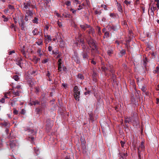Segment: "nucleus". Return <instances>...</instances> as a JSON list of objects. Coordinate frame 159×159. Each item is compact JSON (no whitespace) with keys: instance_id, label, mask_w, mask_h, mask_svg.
I'll use <instances>...</instances> for the list:
<instances>
[{"instance_id":"7c9ffc66","label":"nucleus","mask_w":159,"mask_h":159,"mask_svg":"<svg viewBox=\"0 0 159 159\" xmlns=\"http://www.w3.org/2000/svg\"><path fill=\"white\" fill-rule=\"evenodd\" d=\"M77 77L81 80H83L84 79V76L80 74L78 75Z\"/></svg>"},{"instance_id":"de8ad7c7","label":"nucleus","mask_w":159,"mask_h":159,"mask_svg":"<svg viewBox=\"0 0 159 159\" xmlns=\"http://www.w3.org/2000/svg\"><path fill=\"white\" fill-rule=\"evenodd\" d=\"M73 2H74L76 3V4L80 3V2L78 0H73Z\"/></svg>"},{"instance_id":"58836bf2","label":"nucleus","mask_w":159,"mask_h":159,"mask_svg":"<svg viewBox=\"0 0 159 159\" xmlns=\"http://www.w3.org/2000/svg\"><path fill=\"white\" fill-rule=\"evenodd\" d=\"M62 58H60L59 59L58 62V65H61L62 64Z\"/></svg>"},{"instance_id":"9d476101","label":"nucleus","mask_w":159,"mask_h":159,"mask_svg":"<svg viewBox=\"0 0 159 159\" xmlns=\"http://www.w3.org/2000/svg\"><path fill=\"white\" fill-rule=\"evenodd\" d=\"M81 29L83 31H85L86 29L90 27V25L87 24L81 25L80 26Z\"/></svg>"},{"instance_id":"c756f323","label":"nucleus","mask_w":159,"mask_h":159,"mask_svg":"<svg viewBox=\"0 0 159 159\" xmlns=\"http://www.w3.org/2000/svg\"><path fill=\"white\" fill-rule=\"evenodd\" d=\"M13 78L16 81H17L19 79V76L16 75H14Z\"/></svg>"},{"instance_id":"8fccbe9b","label":"nucleus","mask_w":159,"mask_h":159,"mask_svg":"<svg viewBox=\"0 0 159 159\" xmlns=\"http://www.w3.org/2000/svg\"><path fill=\"white\" fill-rule=\"evenodd\" d=\"M47 72H48V73H47V74L46 75V76H48V78H49V80L50 81L51 80L50 79V73H49V71H48Z\"/></svg>"},{"instance_id":"6ab92c4d","label":"nucleus","mask_w":159,"mask_h":159,"mask_svg":"<svg viewBox=\"0 0 159 159\" xmlns=\"http://www.w3.org/2000/svg\"><path fill=\"white\" fill-rule=\"evenodd\" d=\"M132 120L131 118L130 117L125 118V123H130L131 122Z\"/></svg>"},{"instance_id":"e433bc0d","label":"nucleus","mask_w":159,"mask_h":159,"mask_svg":"<svg viewBox=\"0 0 159 159\" xmlns=\"http://www.w3.org/2000/svg\"><path fill=\"white\" fill-rule=\"evenodd\" d=\"M65 4L68 7L71 5V2L69 1H67L65 3Z\"/></svg>"},{"instance_id":"412c9836","label":"nucleus","mask_w":159,"mask_h":159,"mask_svg":"<svg viewBox=\"0 0 159 159\" xmlns=\"http://www.w3.org/2000/svg\"><path fill=\"white\" fill-rule=\"evenodd\" d=\"M96 30L98 31V34L99 36H101L102 33L101 31V28H100L98 26H97L96 28Z\"/></svg>"},{"instance_id":"a211bd4d","label":"nucleus","mask_w":159,"mask_h":159,"mask_svg":"<svg viewBox=\"0 0 159 159\" xmlns=\"http://www.w3.org/2000/svg\"><path fill=\"white\" fill-rule=\"evenodd\" d=\"M113 50L112 49L109 48L107 51V54L109 56H111L113 53Z\"/></svg>"},{"instance_id":"6e6d98bb","label":"nucleus","mask_w":159,"mask_h":159,"mask_svg":"<svg viewBox=\"0 0 159 159\" xmlns=\"http://www.w3.org/2000/svg\"><path fill=\"white\" fill-rule=\"evenodd\" d=\"M120 143H121L122 147L123 148L124 147V144H125V142H124L121 141L120 142Z\"/></svg>"},{"instance_id":"774afa93","label":"nucleus","mask_w":159,"mask_h":159,"mask_svg":"<svg viewBox=\"0 0 159 159\" xmlns=\"http://www.w3.org/2000/svg\"><path fill=\"white\" fill-rule=\"evenodd\" d=\"M52 50V47L50 46L48 47V50L50 52Z\"/></svg>"},{"instance_id":"37998d69","label":"nucleus","mask_w":159,"mask_h":159,"mask_svg":"<svg viewBox=\"0 0 159 159\" xmlns=\"http://www.w3.org/2000/svg\"><path fill=\"white\" fill-rule=\"evenodd\" d=\"M13 113L15 115H17L18 114V111L15 108H14Z\"/></svg>"},{"instance_id":"39448f33","label":"nucleus","mask_w":159,"mask_h":159,"mask_svg":"<svg viewBox=\"0 0 159 159\" xmlns=\"http://www.w3.org/2000/svg\"><path fill=\"white\" fill-rule=\"evenodd\" d=\"M78 41L80 43L82 48L83 49V51L89 50V48L87 47L86 45L84 44L83 39H79Z\"/></svg>"},{"instance_id":"f257e3e1","label":"nucleus","mask_w":159,"mask_h":159,"mask_svg":"<svg viewBox=\"0 0 159 159\" xmlns=\"http://www.w3.org/2000/svg\"><path fill=\"white\" fill-rule=\"evenodd\" d=\"M88 44L90 47L91 48L92 55H94V53L98 52V50L96 46L95 45V41L93 39L90 38L89 40L87 41Z\"/></svg>"},{"instance_id":"bf43d9fd","label":"nucleus","mask_w":159,"mask_h":159,"mask_svg":"<svg viewBox=\"0 0 159 159\" xmlns=\"http://www.w3.org/2000/svg\"><path fill=\"white\" fill-rule=\"evenodd\" d=\"M5 100L4 98H2L0 100V102L2 103H4Z\"/></svg>"},{"instance_id":"338daca9","label":"nucleus","mask_w":159,"mask_h":159,"mask_svg":"<svg viewBox=\"0 0 159 159\" xmlns=\"http://www.w3.org/2000/svg\"><path fill=\"white\" fill-rule=\"evenodd\" d=\"M62 86H63V87H64L65 88H66L67 87V85L66 84H62Z\"/></svg>"},{"instance_id":"6e6552de","label":"nucleus","mask_w":159,"mask_h":159,"mask_svg":"<svg viewBox=\"0 0 159 159\" xmlns=\"http://www.w3.org/2000/svg\"><path fill=\"white\" fill-rule=\"evenodd\" d=\"M145 148L144 145V143L142 142L141 143L140 145L138 148V153L139 155L140 156V153L141 151H144Z\"/></svg>"},{"instance_id":"49530a36","label":"nucleus","mask_w":159,"mask_h":159,"mask_svg":"<svg viewBox=\"0 0 159 159\" xmlns=\"http://www.w3.org/2000/svg\"><path fill=\"white\" fill-rule=\"evenodd\" d=\"M61 56V54L59 53L56 56H54V57H55L56 58H57L60 57Z\"/></svg>"},{"instance_id":"f3484780","label":"nucleus","mask_w":159,"mask_h":159,"mask_svg":"<svg viewBox=\"0 0 159 159\" xmlns=\"http://www.w3.org/2000/svg\"><path fill=\"white\" fill-rule=\"evenodd\" d=\"M153 73L154 74H157V76H159V67L157 66L156 67V69L153 71Z\"/></svg>"},{"instance_id":"052dcab7","label":"nucleus","mask_w":159,"mask_h":159,"mask_svg":"<svg viewBox=\"0 0 159 159\" xmlns=\"http://www.w3.org/2000/svg\"><path fill=\"white\" fill-rule=\"evenodd\" d=\"M21 88V86L20 85H18L16 86L14 88L15 89H20Z\"/></svg>"},{"instance_id":"a18cd8bd","label":"nucleus","mask_w":159,"mask_h":159,"mask_svg":"<svg viewBox=\"0 0 159 159\" xmlns=\"http://www.w3.org/2000/svg\"><path fill=\"white\" fill-rule=\"evenodd\" d=\"M48 61V59H44L42 61V62L43 63H45L47 62Z\"/></svg>"},{"instance_id":"a19ab883","label":"nucleus","mask_w":159,"mask_h":159,"mask_svg":"<svg viewBox=\"0 0 159 159\" xmlns=\"http://www.w3.org/2000/svg\"><path fill=\"white\" fill-rule=\"evenodd\" d=\"M58 70L59 71H61L62 70V68L61 66V65H58Z\"/></svg>"},{"instance_id":"c85d7f7f","label":"nucleus","mask_w":159,"mask_h":159,"mask_svg":"<svg viewBox=\"0 0 159 159\" xmlns=\"http://www.w3.org/2000/svg\"><path fill=\"white\" fill-rule=\"evenodd\" d=\"M38 29L35 28L32 31V33L34 35H36L38 34Z\"/></svg>"},{"instance_id":"bb28decb","label":"nucleus","mask_w":159,"mask_h":159,"mask_svg":"<svg viewBox=\"0 0 159 159\" xmlns=\"http://www.w3.org/2000/svg\"><path fill=\"white\" fill-rule=\"evenodd\" d=\"M111 30H112L113 31H116L117 30V28L116 26L112 25L110 26Z\"/></svg>"},{"instance_id":"f704fd0d","label":"nucleus","mask_w":159,"mask_h":159,"mask_svg":"<svg viewBox=\"0 0 159 159\" xmlns=\"http://www.w3.org/2000/svg\"><path fill=\"white\" fill-rule=\"evenodd\" d=\"M36 43L38 45H43L42 41V40H39V42H36Z\"/></svg>"},{"instance_id":"0eeeda50","label":"nucleus","mask_w":159,"mask_h":159,"mask_svg":"<svg viewBox=\"0 0 159 159\" xmlns=\"http://www.w3.org/2000/svg\"><path fill=\"white\" fill-rule=\"evenodd\" d=\"M10 146L12 151L16 147H18L19 144L18 142L16 140H13L10 142Z\"/></svg>"},{"instance_id":"f03ea898","label":"nucleus","mask_w":159,"mask_h":159,"mask_svg":"<svg viewBox=\"0 0 159 159\" xmlns=\"http://www.w3.org/2000/svg\"><path fill=\"white\" fill-rule=\"evenodd\" d=\"M24 16L22 15H20L18 17V21L20 27H21V29L23 30H25V22L24 20Z\"/></svg>"},{"instance_id":"864d4df0","label":"nucleus","mask_w":159,"mask_h":159,"mask_svg":"<svg viewBox=\"0 0 159 159\" xmlns=\"http://www.w3.org/2000/svg\"><path fill=\"white\" fill-rule=\"evenodd\" d=\"M8 7L9 9L11 10H13L14 9L13 6L11 5H9Z\"/></svg>"},{"instance_id":"2f4dec72","label":"nucleus","mask_w":159,"mask_h":159,"mask_svg":"<svg viewBox=\"0 0 159 159\" xmlns=\"http://www.w3.org/2000/svg\"><path fill=\"white\" fill-rule=\"evenodd\" d=\"M38 18L36 17H34V20H33V22L34 23L38 24Z\"/></svg>"},{"instance_id":"aec40b11","label":"nucleus","mask_w":159,"mask_h":159,"mask_svg":"<svg viewBox=\"0 0 159 159\" xmlns=\"http://www.w3.org/2000/svg\"><path fill=\"white\" fill-rule=\"evenodd\" d=\"M62 18L64 17L65 18H71L72 17V16L70 14H62Z\"/></svg>"},{"instance_id":"a878e982","label":"nucleus","mask_w":159,"mask_h":159,"mask_svg":"<svg viewBox=\"0 0 159 159\" xmlns=\"http://www.w3.org/2000/svg\"><path fill=\"white\" fill-rule=\"evenodd\" d=\"M84 3H82L81 5H80L78 6V7L77 8L78 10H80L81 9L84 8Z\"/></svg>"},{"instance_id":"5701e85b","label":"nucleus","mask_w":159,"mask_h":159,"mask_svg":"<svg viewBox=\"0 0 159 159\" xmlns=\"http://www.w3.org/2000/svg\"><path fill=\"white\" fill-rule=\"evenodd\" d=\"M59 46L61 48H64L65 46V43L63 40L60 41Z\"/></svg>"},{"instance_id":"3c124183","label":"nucleus","mask_w":159,"mask_h":159,"mask_svg":"<svg viewBox=\"0 0 159 159\" xmlns=\"http://www.w3.org/2000/svg\"><path fill=\"white\" fill-rule=\"evenodd\" d=\"M112 75L113 80L114 81H115L116 79V76L114 74H112Z\"/></svg>"},{"instance_id":"c9c22d12","label":"nucleus","mask_w":159,"mask_h":159,"mask_svg":"<svg viewBox=\"0 0 159 159\" xmlns=\"http://www.w3.org/2000/svg\"><path fill=\"white\" fill-rule=\"evenodd\" d=\"M37 52L39 54V55L40 57H41L43 55L42 52H41V49H39L37 51Z\"/></svg>"},{"instance_id":"ddd939ff","label":"nucleus","mask_w":159,"mask_h":159,"mask_svg":"<svg viewBox=\"0 0 159 159\" xmlns=\"http://www.w3.org/2000/svg\"><path fill=\"white\" fill-rule=\"evenodd\" d=\"M88 33L89 34H92L93 36L95 35L94 30L93 28L90 27L88 31Z\"/></svg>"},{"instance_id":"423d86ee","label":"nucleus","mask_w":159,"mask_h":159,"mask_svg":"<svg viewBox=\"0 0 159 159\" xmlns=\"http://www.w3.org/2000/svg\"><path fill=\"white\" fill-rule=\"evenodd\" d=\"M24 7L23 9H29L30 8H33L34 6L32 5L31 2L29 0L25 2H24Z\"/></svg>"},{"instance_id":"2eb2a0df","label":"nucleus","mask_w":159,"mask_h":159,"mask_svg":"<svg viewBox=\"0 0 159 159\" xmlns=\"http://www.w3.org/2000/svg\"><path fill=\"white\" fill-rule=\"evenodd\" d=\"M125 53V51L124 49H122L118 53L119 56L120 57H122Z\"/></svg>"},{"instance_id":"7ed1b4c3","label":"nucleus","mask_w":159,"mask_h":159,"mask_svg":"<svg viewBox=\"0 0 159 159\" xmlns=\"http://www.w3.org/2000/svg\"><path fill=\"white\" fill-rule=\"evenodd\" d=\"M73 90L74 92V98L76 100L78 101L80 100V92L79 91L78 88L76 86L74 87Z\"/></svg>"},{"instance_id":"4c0bfd02","label":"nucleus","mask_w":159,"mask_h":159,"mask_svg":"<svg viewBox=\"0 0 159 159\" xmlns=\"http://www.w3.org/2000/svg\"><path fill=\"white\" fill-rule=\"evenodd\" d=\"M154 1L157 2L156 5L157 7L159 8V0H154Z\"/></svg>"},{"instance_id":"473e14b6","label":"nucleus","mask_w":159,"mask_h":159,"mask_svg":"<svg viewBox=\"0 0 159 159\" xmlns=\"http://www.w3.org/2000/svg\"><path fill=\"white\" fill-rule=\"evenodd\" d=\"M109 66L110 69V72L112 73V74H114L115 70L113 69H112V66Z\"/></svg>"},{"instance_id":"f8f14e48","label":"nucleus","mask_w":159,"mask_h":159,"mask_svg":"<svg viewBox=\"0 0 159 159\" xmlns=\"http://www.w3.org/2000/svg\"><path fill=\"white\" fill-rule=\"evenodd\" d=\"M0 125H1L2 126L7 127L9 126L10 124L8 121H4L3 122L0 123Z\"/></svg>"},{"instance_id":"393cba45","label":"nucleus","mask_w":159,"mask_h":159,"mask_svg":"<svg viewBox=\"0 0 159 159\" xmlns=\"http://www.w3.org/2000/svg\"><path fill=\"white\" fill-rule=\"evenodd\" d=\"M141 89L143 92V93L145 92L147 90V89L146 88V86L145 85H143L141 87Z\"/></svg>"},{"instance_id":"b1692460","label":"nucleus","mask_w":159,"mask_h":159,"mask_svg":"<svg viewBox=\"0 0 159 159\" xmlns=\"http://www.w3.org/2000/svg\"><path fill=\"white\" fill-rule=\"evenodd\" d=\"M117 9L121 13L122 12V7L120 5V4H119L117 3Z\"/></svg>"},{"instance_id":"09e8293b","label":"nucleus","mask_w":159,"mask_h":159,"mask_svg":"<svg viewBox=\"0 0 159 159\" xmlns=\"http://www.w3.org/2000/svg\"><path fill=\"white\" fill-rule=\"evenodd\" d=\"M2 17L4 19V21H7L8 20V18L6 17V16L4 15H3L2 16Z\"/></svg>"},{"instance_id":"680f3d73","label":"nucleus","mask_w":159,"mask_h":159,"mask_svg":"<svg viewBox=\"0 0 159 159\" xmlns=\"http://www.w3.org/2000/svg\"><path fill=\"white\" fill-rule=\"evenodd\" d=\"M124 3L127 5H128V4H130V2L129 1H128L127 0H125L124 1Z\"/></svg>"},{"instance_id":"79ce46f5","label":"nucleus","mask_w":159,"mask_h":159,"mask_svg":"<svg viewBox=\"0 0 159 159\" xmlns=\"http://www.w3.org/2000/svg\"><path fill=\"white\" fill-rule=\"evenodd\" d=\"M59 52H58V51H52V54L54 55V56H56L58 53H59Z\"/></svg>"},{"instance_id":"5fc2aeb1","label":"nucleus","mask_w":159,"mask_h":159,"mask_svg":"<svg viewBox=\"0 0 159 159\" xmlns=\"http://www.w3.org/2000/svg\"><path fill=\"white\" fill-rule=\"evenodd\" d=\"M13 18L15 24L17 23L18 20H17L16 17H13Z\"/></svg>"},{"instance_id":"4468645a","label":"nucleus","mask_w":159,"mask_h":159,"mask_svg":"<svg viewBox=\"0 0 159 159\" xmlns=\"http://www.w3.org/2000/svg\"><path fill=\"white\" fill-rule=\"evenodd\" d=\"M22 61V59L21 58H20L18 59H17L16 61V64L18 65L21 68H22V65H21V61Z\"/></svg>"},{"instance_id":"cd10ccee","label":"nucleus","mask_w":159,"mask_h":159,"mask_svg":"<svg viewBox=\"0 0 159 159\" xmlns=\"http://www.w3.org/2000/svg\"><path fill=\"white\" fill-rule=\"evenodd\" d=\"M109 34L107 31L105 32L104 35L103 36V38L105 39L106 38H108L109 37Z\"/></svg>"},{"instance_id":"13d9d810","label":"nucleus","mask_w":159,"mask_h":159,"mask_svg":"<svg viewBox=\"0 0 159 159\" xmlns=\"http://www.w3.org/2000/svg\"><path fill=\"white\" fill-rule=\"evenodd\" d=\"M101 7L103 8L105 10H107V6L105 5H102L101 6Z\"/></svg>"},{"instance_id":"e2e57ef3","label":"nucleus","mask_w":159,"mask_h":159,"mask_svg":"<svg viewBox=\"0 0 159 159\" xmlns=\"http://www.w3.org/2000/svg\"><path fill=\"white\" fill-rule=\"evenodd\" d=\"M25 113V111L24 109H22L21 110L20 113L21 114H24Z\"/></svg>"},{"instance_id":"72a5a7b5","label":"nucleus","mask_w":159,"mask_h":159,"mask_svg":"<svg viewBox=\"0 0 159 159\" xmlns=\"http://www.w3.org/2000/svg\"><path fill=\"white\" fill-rule=\"evenodd\" d=\"M34 152H35V153L37 155H38L39 154V151L38 148H34Z\"/></svg>"},{"instance_id":"4d7b16f0","label":"nucleus","mask_w":159,"mask_h":159,"mask_svg":"<svg viewBox=\"0 0 159 159\" xmlns=\"http://www.w3.org/2000/svg\"><path fill=\"white\" fill-rule=\"evenodd\" d=\"M102 70L105 71L107 70V68L103 66L102 68Z\"/></svg>"},{"instance_id":"c03bdc74","label":"nucleus","mask_w":159,"mask_h":159,"mask_svg":"<svg viewBox=\"0 0 159 159\" xmlns=\"http://www.w3.org/2000/svg\"><path fill=\"white\" fill-rule=\"evenodd\" d=\"M57 24L59 27L61 28L62 27V24L61 22H60L59 21H58L57 22Z\"/></svg>"},{"instance_id":"69168bd1","label":"nucleus","mask_w":159,"mask_h":159,"mask_svg":"<svg viewBox=\"0 0 159 159\" xmlns=\"http://www.w3.org/2000/svg\"><path fill=\"white\" fill-rule=\"evenodd\" d=\"M47 38L49 41H51L52 39L50 35H47Z\"/></svg>"},{"instance_id":"0e129e2a","label":"nucleus","mask_w":159,"mask_h":159,"mask_svg":"<svg viewBox=\"0 0 159 159\" xmlns=\"http://www.w3.org/2000/svg\"><path fill=\"white\" fill-rule=\"evenodd\" d=\"M29 16H27V15H26L25 16V20L26 21H28V17Z\"/></svg>"},{"instance_id":"603ef678","label":"nucleus","mask_w":159,"mask_h":159,"mask_svg":"<svg viewBox=\"0 0 159 159\" xmlns=\"http://www.w3.org/2000/svg\"><path fill=\"white\" fill-rule=\"evenodd\" d=\"M95 13L96 14L100 15L101 13V12L100 11H98L97 10H96L95 11Z\"/></svg>"},{"instance_id":"4be33fe9","label":"nucleus","mask_w":159,"mask_h":159,"mask_svg":"<svg viewBox=\"0 0 159 159\" xmlns=\"http://www.w3.org/2000/svg\"><path fill=\"white\" fill-rule=\"evenodd\" d=\"M10 28L12 29V30H13L14 31H16V26L14 24H11L10 26Z\"/></svg>"},{"instance_id":"1a4fd4ad","label":"nucleus","mask_w":159,"mask_h":159,"mask_svg":"<svg viewBox=\"0 0 159 159\" xmlns=\"http://www.w3.org/2000/svg\"><path fill=\"white\" fill-rule=\"evenodd\" d=\"M89 52V50H88L87 51H83L82 54V57L84 59H88L89 57L88 56V53Z\"/></svg>"},{"instance_id":"20e7f679","label":"nucleus","mask_w":159,"mask_h":159,"mask_svg":"<svg viewBox=\"0 0 159 159\" xmlns=\"http://www.w3.org/2000/svg\"><path fill=\"white\" fill-rule=\"evenodd\" d=\"M28 133L27 134L29 135H30V136L29 137L28 139L29 140H32L33 141L34 140V137H32V135H34L36 134V132L34 130L31 129H28L26 130Z\"/></svg>"},{"instance_id":"9b49d317","label":"nucleus","mask_w":159,"mask_h":159,"mask_svg":"<svg viewBox=\"0 0 159 159\" xmlns=\"http://www.w3.org/2000/svg\"><path fill=\"white\" fill-rule=\"evenodd\" d=\"M12 90H13V91H12V93L15 96H20V93L21 92L20 91L14 89L13 88H12Z\"/></svg>"},{"instance_id":"dca6fc26","label":"nucleus","mask_w":159,"mask_h":159,"mask_svg":"<svg viewBox=\"0 0 159 159\" xmlns=\"http://www.w3.org/2000/svg\"><path fill=\"white\" fill-rule=\"evenodd\" d=\"M26 13L27 14V16H32L33 15V13L32 10H27L26 11Z\"/></svg>"},{"instance_id":"ea45409f","label":"nucleus","mask_w":159,"mask_h":159,"mask_svg":"<svg viewBox=\"0 0 159 159\" xmlns=\"http://www.w3.org/2000/svg\"><path fill=\"white\" fill-rule=\"evenodd\" d=\"M70 11L72 12L74 14H75L76 12V10H75L74 9L71 8L70 9Z\"/></svg>"}]
</instances>
